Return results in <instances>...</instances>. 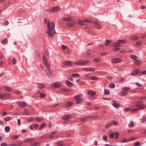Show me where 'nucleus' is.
I'll return each instance as SVG.
<instances>
[{"mask_svg": "<svg viewBox=\"0 0 146 146\" xmlns=\"http://www.w3.org/2000/svg\"><path fill=\"white\" fill-rule=\"evenodd\" d=\"M19 137V136L18 135H15V136H13L11 137V139H17Z\"/></svg>", "mask_w": 146, "mask_h": 146, "instance_id": "nucleus-50", "label": "nucleus"}, {"mask_svg": "<svg viewBox=\"0 0 146 146\" xmlns=\"http://www.w3.org/2000/svg\"><path fill=\"white\" fill-rule=\"evenodd\" d=\"M62 64L66 66H70L72 64V63L71 61H66L63 62H62Z\"/></svg>", "mask_w": 146, "mask_h": 146, "instance_id": "nucleus-10", "label": "nucleus"}, {"mask_svg": "<svg viewBox=\"0 0 146 146\" xmlns=\"http://www.w3.org/2000/svg\"><path fill=\"white\" fill-rule=\"evenodd\" d=\"M47 126V124L46 123H44L41 124L39 127V129L42 130L45 127Z\"/></svg>", "mask_w": 146, "mask_h": 146, "instance_id": "nucleus-13", "label": "nucleus"}, {"mask_svg": "<svg viewBox=\"0 0 146 146\" xmlns=\"http://www.w3.org/2000/svg\"><path fill=\"white\" fill-rule=\"evenodd\" d=\"M129 139V141H133L135 139V138L133 137H130L129 139Z\"/></svg>", "mask_w": 146, "mask_h": 146, "instance_id": "nucleus-57", "label": "nucleus"}, {"mask_svg": "<svg viewBox=\"0 0 146 146\" xmlns=\"http://www.w3.org/2000/svg\"><path fill=\"white\" fill-rule=\"evenodd\" d=\"M5 130L6 132L8 133L10 130L9 127V126H6L5 127Z\"/></svg>", "mask_w": 146, "mask_h": 146, "instance_id": "nucleus-35", "label": "nucleus"}, {"mask_svg": "<svg viewBox=\"0 0 146 146\" xmlns=\"http://www.w3.org/2000/svg\"><path fill=\"white\" fill-rule=\"evenodd\" d=\"M53 137V136L52 135H46V139H51Z\"/></svg>", "mask_w": 146, "mask_h": 146, "instance_id": "nucleus-55", "label": "nucleus"}, {"mask_svg": "<svg viewBox=\"0 0 146 146\" xmlns=\"http://www.w3.org/2000/svg\"><path fill=\"white\" fill-rule=\"evenodd\" d=\"M143 103V102L142 101L137 102H136L135 106L136 107L139 108V106H140V105H141Z\"/></svg>", "mask_w": 146, "mask_h": 146, "instance_id": "nucleus-18", "label": "nucleus"}, {"mask_svg": "<svg viewBox=\"0 0 146 146\" xmlns=\"http://www.w3.org/2000/svg\"><path fill=\"white\" fill-rule=\"evenodd\" d=\"M117 81L118 82H121L124 80V79L123 78H117Z\"/></svg>", "mask_w": 146, "mask_h": 146, "instance_id": "nucleus-38", "label": "nucleus"}, {"mask_svg": "<svg viewBox=\"0 0 146 146\" xmlns=\"http://www.w3.org/2000/svg\"><path fill=\"white\" fill-rule=\"evenodd\" d=\"M39 144V143L38 142H34L32 143L31 145V146H35Z\"/></svg>", "mask_w": 146, "mask_h": 146, "instance_id": "nucleus-44", "label": "nucleus"}, {"mask_svg": "<svg viewBox=\"0 0 146 146\" xmlns=\"http://www.w3.org/2000/svg\"><path fill=\"white\" fill-rule=\"evenodd\" d=\"M129 141V139H123L122 140L120 141V142L122 143H124L125 142H127Z\"/></svg>", "mask_w": 146, "mask_h": 146, "instance_id": "nucleus-41", "label": "nucleus"}, {"mask_svg": "<svg viewBox=\"0 0 146 146\" xmlns=\"http://www.w3.org/2000/svg\"><path fill=\"white\" fill-rule=\"evenodd\" d=\"M71 115L70 114L65 115H64L62 117V118L66 120L70 118Z\"/></svg>", "mask_w": 146, "mask_h": 146, "instance_id": "nucleus-21", "label": "nucleus"}, {"mask_svg": "<svg viewBox=\"0 0 146 146\" xmlns=\"http://www.w3.org/2000/svg\"><path fill=\"white\" fill-rule=\"evenodd\" d=\"M62 84L59 82H56L52 84L51 86L55 88L60 87L62 86Z\"/></svg>", "mask_w": 146, "mask_h": 146, "instance_id": "nucleus-5", "label": "nucleus"}, {"mask_svg": "<svg viewBox=\"0 0 146 146\" xmlns=\"http://www.w3.org/2000/svg\"><path fill=\"white\" fill-rule=\"evenodd\" d=\"M109 86L112 88H115V85L113 83H112V84H110L109 85Z\"/></svg>", "mask_w": 146, "mask_h": 146, "instance_id": "nucleus-59", "label": "nucleus"}, {"mask_svg": "<svg viewBox=\"0 0 146 146\" xmlns=\"http://www.w3.org/2000/svg\"><path fill=\"white\" fill-rule=\"evenodd\" d=\"M7 114V113L6 111H3L2 112V113L1 114V115L2 116H5Z\"/></svg>", "mask_w": 146, "mask_h": 146, "instance_id": "nucleus-61", "label": "nucleus"}, {"mask_svg": "<svg viewBox=\"0 0 146 146\" xmlns=\"http://www.w3.org/2000/svg\"><path fill=\"white\" fill-rule=\"evenodd\" d=\"M108 133H109V136L110 138H114V133L112 132L111 130H110Z\"/></svg>", "mask_w": 146, "mask_h": 146, "instance_id": "nucleus-20", "label": "nucleus"}, {"mask_svg": "<svg viewBox=\"0 0 146 146\" xmlns=\"http://www.w3.org/2000/svg\"><path fill=\"white\" fill-rule=\"evenodd\" d=\"M140 144L139 142H137L135 143L134 146H140Z\"/></svg>", "mask_w": 146, "mask_h": 146, "instance_id": "nucleus-62", "label": "nucleus"}, {"mask_svg": "<svg viewBox=\"0 0 146 146\" xmlns=\"http://www.w3.org/2000/svg\"><path fill=\"white\" fill-rule=\"evenodd\" d=\"M16 103L19 104V105L21 107H25L26 105V103L24 102H18Z\"/></svg>", "mask_w": 146, "mask_h": 146, "instance_id": "nucleus-12", "label": "nucleus"}, {"mask_svg": "<svg viewBox=\"0 0 146 146\" xmlns=\"http://www.w3.org/2000/svg\"><path fill=\"white\" fill-rule=\"evenodd\" d=\"M84 22H88V23H91L92 22V20L90 19H85L84 20Z\"/></svg>", "mask_w": 146, "mask_h": 146, "instance_id": "nucleus-52", "label": "nucleus"}, {"mask_svg": "<svg viewBox=\"0 0 146 146\" xmlns=\"http://www.w3.org/2000/svg\"><path fill=\"white\" fill-rule=\"evenodd\" d=\"M135 62L137 63L139 65H141L142 64L141 61L137 59Z\"/></svg>", "mask_w": 146, "mask_h": 146, "instance_id": "nucleus-48", "label": "nucleus"}, {"mask_svg": "<svg viewBox=\"0 0 146 146\" xmlns=\"http://www.w3.org/2000/svg\"><path fill=\"white\" fill-rule=\"evenodd\" d=\"M84 21H82L81 20H79L78 22L79 24L81 25H83L84 23Z\"/></svg>", "mask_w": 146, "mask_h": 146, "instance_id": "nucleus-49", "label": "nucleus"}, {"mask_svg": "<svg viewBox=\"0 0 146 146\" xmlns=\"http://www.w3.org/2000/svg\"><path fill=\"white\" fill-rule=\"evenodd\" d=\"M73 103L72 102H66L65 105L66 107H70L72 106Z\"/></svg>", "mask_w": 146, "mask_h": 146, "instance_id": "nucleus-22", "label": "nucleus"}, {"mask_svg": "<svg viewBox=\"0 0 146 146\" xmlns=\"http://www.w3.org/2000/svg\"><path fill=\"white\" fill-rule=\"evenodd\" d=\"M131 38L133 40H136L138 39L139 37L136 35H133L131 36Z\"/></svg>", "mask_w": 146, "mask_h": 146, "instance_id": "nucleus-23", "label": "nucleus"}, {"mask_svg": "<svg viewBox=\"0 0 146 146\" xmlns=\"http://www.w3.org/2000/svg\"><path fill=\"white\" fill-rule=\"evenodd\" d=\"M45 71L46 74L48 75L49 76H52V72L49 69H48L47 70H46Z\"/></svg>", "mask_w": 146, "mask_h": 146, "instance_id": "nucleus-19", "label": "nucleus"}, {"mask_svg": "<svg viewBox=\"0 0 146 146\" xmlns=\"http://www.w3.org/2000/svg\"><path fill=\"white\" fill-rule=\"evenodd\" d=\"M121 46V44L119 43L118 41V40L117 42L113 43L112 44H111V46L113 47H119Z\"/></svg>", "mask_w": 146, "mask_h": 146, "instance_id": "nucleus-15", "label": "nucleus"}, {"mask_svg": "<svg viewBox=\"0 0 146 146\" xmlns=\"http://www.w3.org/2000/svg\"><path fill=\"white\" fill-rule=\"evenodd\" d=\"M112 105L116 108H118L120 106V105L119 104L116 103H113Z\"/></svg>", "mask_w": 146, "mask_h": 146, "instance_id": "nucleus-28", "label": "nucleus"}, {"mask_svg": "<svg viewBox=\"0 0 146 146\" xmlns=\"http://www.w3.org/2000/svg\"><path fill=\"white\" fill-rule=\"evenodd\" d=\"M47 21V19L45 18L44 19V23H47V27L48 28V31L46 33L50 37H52L53 36V34L56 33V31L54 29L55 24L54 23L52 22L50 23L49 20Z\"/></svg>", "mask_w": 146, "mask_h": 146, "instance_id": "nucleus-1", "label": "nucleus"}, {"mask_svg": "<svg viewBox=\"0 0 146 146\" xmlns=\"http://www.w3.org/2000/svg\"><path fill=\"white\" fill-rule=\"evenodd\" d=\"M111 42H111H110L109 40L107 39L106 40L105 43L104 44V45L105 46H108L110 45Z\"/></svg>", "mask_w": 146, "mask_h": 146, "instance_id": "nucleus-26", "label": "nucleus"}, {"mask_svg": "<svg viewBox=\"0 0 146 146\" xmlns=\"http://www.w3.org/2000/svg\"><path fill=\"white\" fill-rule=\"evenodd\" d=\"M63 20L64 21L67 22L72 21V18L70 17L64 18L63 19Z\"/></svg>", "mask_w": 146, "mask_h": 146, "instance_id": "nucleus-17", "label": "nucleus"}, {"mask_svg": "<svg viewBox=\"0 0 146 146\" xmlns=\"http://www.w3.org/2000/svg\"><path fill=\"white\" fill-rule=\"evenodd\" d=\"M141 121L142 123H143L146 121V116H143L142 117L141 119Z\"/></svg>", "mask_w": 146, "mask_h": 146, "instance_id": "nucleus-37", "label": "nucleus"}, {"mask_svg": "<svg viewBox=\"0 0 146 146\" xmlns=\"http://www.w3.org/2000/svg\"><path fill=\"white\" fill-rule=\"evenodd\" d=\"M61 47L62 49H66L67 48V47L64 45H62L61 46Z\"/></svg>", "mask_w": 146, "mask_h": 146, "instance_id": "nucleus-63", "label": "nucleus"}, {"mask_svg": "<svg viewBox=\"0 0 146 146\" xmlns=\"http://www.w3.org/2000/svg\"><path fill=\"white\" fill-rule=\"evenodd\" d=\"M130 57L131 59H133L135 61L137 59V57L136 56L133 54L131 55L130 56Z\"/></svg>", "mask_w": 146, "mask_h": 146, "instance_id": "nucleus-24", "label": "nucleus"}, {"mask_svg": "<svg viewBox=\"0 0 146 146\" xmlns=\"http://www.w3.org/2000/svg\"><path fill=\"white\" fill-rule=\"evenodd\" d=\"M11 119V117L9 116H7L4 118V120L6 121H9Z\"/></svg>", "mask_w": 146, "mask_h": 146, "instance_id": "nucleus-34", "label": "nucleus"}, {"mask_svg": "<svg viewBox=\"0 0 146 146\" xmlns=\"http://www.w3.org/2000/svg\"><path fill=\"white\" fill-rule=\"evenodd\" d=\"M134 126V123L133 121H130L128 124V126L130 128H132Z\"/></svg>", "mask_w": 146, "mask_h": 146, "instance_id": "nucleus-31", "label": "nucleus"}, {"mask_svg": "<svg viewBox=\"0 0 146 146\" xmlns=\"http://www.w3.org/2000/svg\"><path fill=\"white\" fill-rule=\"evenodd\" d=\"M140 70L139 69H135V70L130 73L131 75H134L139 73Z\"/></svg>", "mask_w": 146, "mask_h": 146, "instance_id": "nucleus-9", "label": "nucleus"}, {"mask_svg": "<svg viewBox=\"0 0 146 146\" xmlns=\"http://www.w3.org/2000/svg\"><path fill=\"white\" fill-rule=\"evenodd\" d=\"M80 75L78 74H72L71 75L72 76H73V77L75 78L77 77H78L80 76Z\"/></svg>", "mask_w": 146, "mask_h": 146, "instance_id": "nucleus-43", "label": "nucleus"}, {"mask_svg": "<svg viewBox=\"0 0 146 146\" xmlns=\"http://www.w3.org/2000/svg\"><path fill=\"white\" fill-rule=\"evenodd\" d=\"M1 146H8V145L6 143L3 142L1 144Z\"/></svg>", "mask_w": 146, "mask_h": 146, "instance_id": "nucleus-64", "label": "nucleus"}, {"mask_svg": "<svg viewBox=\"0 0 146 146\" xmlns=\"http://www.w3.org/2000/svg\"><path fill=\"white\" fill-rule=\"evenodd\" d=\"M42 119L41 117H38L36 118L35 120L37 121H40Z\"/></svg>", "mask_w": 146, "mask_h": 146, "instance_id": "nucleus-47", "label": "nucleus"}, {"mask_svg": "<svg viewBox=\"0 0 146 146\" xmlns=\"http://www.w3.org/2000/svg\"><path fill=\"white\" fill-rule=\"evenodd\" d=\"M112 124L111 123H107L106 126V128L107 129L110 127H111Z\"/></svg>", "mask_w": 146, "mask_h": 146, "instance_id": "nucleus-36", "label": "nucleus"}, {"mask_svg": "<svg viewBox=\"0 0 146 146\" xmlns=\"http://www.w3.org/2000/svg\"><path fill=\"white\" fill-rule=\"evenodd\" d=\"M90 118L93 119L95 120L98 117L97 116H90Z\"/></svg>", "mask_w": 146, "mask_h": 146, "instance_id": "nucleus-46", "label": "nucleus"}, {"mask_svg": "<svg viewBox=\"0 0 146 146\" xmlns=\"http://www.w3.org/2000/svg\"><path fill=\"white\" fill-rule=\"evenodd\" d=\"M88 94L92 96H93L95 95L96 92L94 91L90 90L88 91Z\"/></svg>", "mask_w": 146, "mask_h": 146, "instance_id": "nucleus-14", "label": "nucleus"}, {"mask_svg": "<svg viewBox=\"0 0 146 146\" xmlns=\"http://www.w3.org/2000/svg\"><path fill=\"white\" fill-rule=\"evenodd\" d=\"M118 41L119 43H125V41L124 40H118Z\"/></svg>", "mask_w": 146, "mask_h": 146, "instance_id": "nucleus-45", "label": "nucleus"}, {"mask_svg": "<svg viewBox=\"0 0 146 146\" xmlns=\"http://www.w3.org/2000/svg\"><path fill=\"white\" fill-rule=\"evenodd\" d=\"M66 84L70 87H72L74 86V84L72 83L71 82L66 80L65 82Z\"/></svg>", "mask_w": 146, "mask_h": 146, "instance_id": "nucleus-16", "label": "nucleus"}, {"mask_svg": "<svg viewBox=\"0 0 146 146\" xmlns=\"http://www.w3.org/2000/svg\"><path fill=\"white\" fill-rule=\"evenodd\" d=\"M37 87L41 89L44 88V86L41 84H39L37 85Z\"/></svg>", "mask_w": 146, "mask_h": 146, "instance_id": "nucleus-33", "label": "nucleus"}, {"mask_svg": "<svg viewBox=\"0 0 146 146\" xmlns=\"http://www.w3.org/2000/svg\"><path fill=\"white\" fill-rule=\"evenodd\" d=\"M61 10V8L58 6H56L54 7H52L50 9L46 11L50 12H53L55 13L57 12L60 11Z\"/></svg>", "mask_w": 146, "mask_h": 146, "instance_id": "nucleus-4", "label": "nucleus"}, {"mask_svg": "<svg viewBox=\"0 0 146 146\" xmlns=\"http://www.w3.org/2000/svg\"><path fill=\"white\" fill-rule=\"evenodd\" d=\"M112 124H113L115 125H117L118 124V123L115 121L114 120H113L111 121V123Z\"/></svg>", "mask_w": 146, "mask_h": 146, "instance_id": "nucleus-51", "label": "nucleus"}, {"mask_svg": "<svg viewBox=\"0 0 146 146\" xmlns=\"http://www.w3.org/2000/svg\"><path fill=\"white\" fill-rule=\"evenodd\" d=\"M35 139V138H27L24 140V141L25 143H29L32 142Z\"/></svg>", "mask_w": 146, "mask_h": 146, "instance_id": "nucleus-7", "label": "nucleus"}, {"mask_svg": "<svg viewBox=\"0 0 146 146\" xmlns=\"http://www.w3.org/2000/svg\"><path fill=\"white\" fill-rule=\"evenodd\" d=\"M140 109H144L146 108V105L144 104L143 105L140 106L139 108Z\"/></svg>", "mask_w": 146, "mask_h": 146, "instance_id": "nucleus-40", "label": "nucleus"}, {"mask_svg": "<svg viewBox=\"0 0 146 146\" xmlns=\"http://www.w3.org/2000/svg\"><path fill=\"white\" fill-rule=\"evenodd\" d=\"M110 93V92L108 89H105L104 90V94L105 95H108Z\"/></svg>", "mask_w": 146, "mask_h": 146, "instance_id": "nucleus-42", "label": "nucleus"}, {"mask_svg": "<svg viewBox=\"0 0 146 146\" xmlns=\"http://www.w3.org/2000/svg\"><path fill=\"white\" fill-rule=\"evenodd\" d=\"M83 99L80 98L78 100H76V102L77 104H79L82 103L83 102Z\"/></svg>", "mask_w": 146, "mask_h": 146, "instance_id": "nucleus-32", "label": "nucleus"}, {"mask_svg": "<svg viewBox=\"0 0 146 146\" xmlns=\"http://www.w3.org/2000/svg\"><path fill=\"white\" fill-rule=\"evenodd\" d=\"M42 59L44 64L46 63L47 62V59L46 57L44 55L42 56Z\"/></svg>", "mask_w": 146, "mask_h": 146, "instance_id": "nucleus-39", "label": "nucleus"}, {"mask_svg": "<svg viewBox=\"0 0 146 146\" xmlns=\"http://www.w3.org/2000/svg\"><path fill=\"white\" fill-rule=\"evenodd\" d=\"M121 60L119 58H115L111 59V62L113 63H117L121 61Z\"/></svg>", "mask_w": 146, "mask_h": 146, "instance_id": "nucleus-6", "label": "nucleus"}, {"mask_svg": "<svg viewBox=\"0 0 146 146\" xmlns=\"http://www.w3.org/2000/svg\"><path fill=\"white\" fill-rule=\"evenodd\" d=\"M103 139L105 141L107 142V137L106 135L104 136L103 137Z\"/></svg>", "mask_w": 146, "mask_h": 146, "instance_id": "nucleus-60", "label": "nucleus"}, {"mask_svg": "<svg viewBox=\"0 0 146 146\" xmlns=\"http://www.w3.org/2000/svg\"><path fill=\"white\" fill-rule=\"evenodd\" d=\"M3 89L9 92H11L12 91V90L11 88L6 86H4L3 87Z\"/></svg>", "mask_w": 146, "mask_h": 146, "instance_id": "nucleus-25", "label": "nucleus"}, {"mask_svg": "<svg viewBox=\"0 0 146 146\" xmlns=\"http://www.w3.org/2000/svg\"><path fill=\"white\" fill-rule=\"evenodd\" d=\"M54 143L57 146H65L64 144L62 143V141H61L55 142Z\"/></svg>", "mask_w": 146, "mask_h": 146, "instance_id": "nucleus-11", "label": "nucleus"}, {"mask_svg": "<svg viewBox=\"0 0 146 146\" xmlns=\"http://www.w3.org/2000/svg\"><path fill=\"white\" fill-rule=\"evenodd\" d=\"M118 133H116V132H115V133H114V136H115V139H117V138L118 137Z\"/></svg>", "mask_w": 146, "mask_h": 146, "instance_id": "nucleus-56", "label": "nucleus"}, {"mask_svg": "<svg viewBox=\"0 0 146 146\" xmlns=\"http://www.w3.org/2000/svg\"><path fill=\"white\" fill-rule=\"evenodd\" d=\"M94 61L97 62H101V60L98 58H96L94 59Z\"/></svg>", "mask_w": 146, "mask_h": 146, "instance_id": "nucleus-58", "label": "nucleus"}, {"mask_svg": "<svg viewBox=\"0 0 146 146\" xmlns=\"http://www.w3.org/2000/svg\"><path fill=\"white\" fill-rule=\"evenodd\" d=\"M89 62V60H80L74 63V64L78 66H83Z\"/></svg>", "mask_w": 146, "mask_h": 146, "instance_id": "nucleus-3", "label": "nucleus"}, {"mask_svg": "<svg viewBox=\"0 0 146 146\" xmlns=\"http://www.w3.org/2000/svg\"><path fill=\"white\" fill-rule=\"evenodd\" d=\"M46 94H42L40 93L39 96L41 98H44L45 97Z\"/></svg>", "mask_w": 146, "mask_h": 146, "instance_id": "nucleus-54", "label": "nucleus"}, {"mask_svg": "<svg viewBox=\"0 0 146 146\" xmlns=\"http://www.w3.org/2000/svg\"><path fill=\"white\" fill-rule=\"evenodd\" d=\"M66 25L69 27H72L74 26V24L72 23L69 22L66 23Z\"/></svg>", "mask_w": 146, "mask_h": 146, "instance_id": "nucleus-29", "label": "nucleus"}, {"mask_svg": "<svg viewBox=\"0 0 146 146\" xmlns=\"http://www.w3.org/2000/svg\"><path fill=\"white\" fill-rule=\"evenodd\" d=\"M7 42V39H5L1 41V43L3 44H6Z\"/></svg>", "mask_w": 146, "mask_h": 146, "instance_id": "nucleus-53", "label": "nucleus"}, {"mask_svg": "<svg viewBox=\"0 0 146 146\" xmlns=\"http://www.w3.org/2000/svg\"><path fill=\"white\" fill-rule=\"evenodd\" d=\"M12 96L9 93H0V99H9L11 98Z\"/></svg>", "mask_w": 146, "mask_h": 146, "instance_id": "nucleus-2", "label": "nucleus"}, {"mask_svg": "<svg viewBox=\"0 0 146 146\" xmlns=\"http://www.w3.org/2000/svg\"><path fill=\"white\" fill-rule=\"evenodd\" d=\"M82 70H86L88 71H94L95 68L91 67H86L83 68Z\"/></svg>", "mask_w": 146, "mask_h": 146, "instance_id": "nucleus-8", "label": "nucleus"}, {"mask_svg": "<svg viewBox=\"0 0 146 146\" xmlns=\"http://www.w3.org/2000/svg\"><path fill=\"white\" fill-rule=\"evenodd\" d=\"M98 79V78L96 76H93L90 77V79L91 80H97Z\"/></svg>", "mask_w": 146, "mask_h": 146, "instance_id": "nucleus-27", "label": "nucleus"}, {"mask_svg": "<svg viewBox=\"0 0 146 146\" xmlns=\"http://www.w3.org/2000/svg\"><path fill=\"white\" fill-rule=\"evenodd\" d=\"M82 97V95L80 94L74 97V98L76 100H78L81 98Z\"/></svg>", "mask_w": 146, "mask_h": 146, "instance_id": "nucleus-30", "label": "nucleus"}]
</instances>
